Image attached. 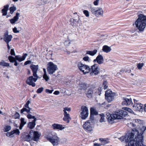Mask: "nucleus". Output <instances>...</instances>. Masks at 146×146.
Segmentation results:
<instances>
[{"label": "nucleus", "instance_id": "b1692460", "mask_svg": "<svg viewBox=\"0 0 146 146\" xmlns=\"http://www.w3.org/2000/svg\"><path fill=\"white\" fill-rule=\"evenodd\" d=\"M9 5H7L4 6V8L2 10L1 12L3 16H5L7 15V11L8 9Z\"/></svg>", "mask_w": 146, "mask_h": 146}, {"label": "nucleus", "instance_id": "4be33fe9", "mask_svg": "<svg viewBox=\"0 0 146 146\" xmlns=\"http://www.w3.org/2000/svg\"><path fill=\"white\" fill-rule=\"evenodd\" d=\"M93 89L92 88H89L86 93L87 97L89 98H91L92 97L93 94Z\"/></svg>", "mask_w": 146, "mask_h": 146}, {"label": "nucleus", "instance_id": "c9c22d12", "mask_svg": "<svg viewBox=\"0 0 146 146\" xmlns=\"http://www.w3.org/2000/svg\"><path fill=\"white\" fill-rule=\"evenodd\" d=\"M124 110V111H125L127 112V113L126 111H127L128 112L131 113L132 114L134 113V112H133V111L132 110V109L128 108H125V110Z\"/></svg>", "mask_w": 146, "mask_h": 146}, {"label": "nucleus", "instance_id": "8fccbe9b", "mask_svg": "<svg viewBox=\"0 0 146 146\" xmlns=\"http://www.w3.org/2000/svg\"><path fill=\"white\" fill-rule=\"evenodd\" d=\"M27 117L28 119H31L34 118V116H33L31 114L28 113L27 115Z\"/></svg>", "mask_w": 146, "mask_h": 146}, {"label": "nucleus", "instance_id": "4d7b16f0", "mask_svg": "<svg viewBox=\"0 0 146 146\" xmlns=\"http://www.w3.org/2000/svg\"><path fill=\"white\" fill-rule=\"evenodd\" d=\"M90 120L92 121H92L94 120V115L93 114H92L90 113Z\"/></svg>", "mask_w": 146, "mask_h": 146}, {"label": "nucleus", "instance_id": "72a5a7b5", "mask_svg": "<svg viewBox=\"0 0 146 146\" xmlns=\"http://www.w3.org/2000/svg\"><path fill=\"white\" fill-rule=\"evenodd\" d=\"M16 10V7L15 6H13L10 8L9 10L10 11V13L12 14Z\"/></svg>", "mask_w": 146, "mask_h": 146}, {"label": "nucleus", "instance_id": "f03ea898", "mask_svg": "<svg viewBox=\"0 0 146 146\" xmlns=\"http://www.w3.org/2000/svg\"><path fill=\"white\" fill-rule=\"evenodd\" d=\"M138 17L135 22V25L140 32H142L146 25V16L143 14H140L138 15Z\"/></svg>", "mask_w": 146, "mask_h": 146}, {"label": "nucleus", "instance_id": "ea45409f", "mask_svg": "<svg viewBox=\"0 0 146 146\" xmlns=\"http://www.w3.org/2000/svg\"><path fill=\"white\" fill-rule=\"evenodd\" d=\"M14 133L13 130L10 132H7L6 133V135L8 137H12V135Z\"/></svg>", "mask_w": 146, "mask_h": 146}, {"label": "nucleus", "instance_id": "49530a36", "mask_svg": "<svg viewBox=\"0 0 146 146\" xmlns=\"http://www.w3.org/2000/svg\"><path fill=\"white\" fill-rule=\"evenodd\" d=\"M43 78L46 81H47L49 79V78L47 75L46 73L44 74L43 75Z\"/></svg>", "mask_w": 146, "mask_h": 146}, {"label": "nucleus", "instance_id": "5fc2aeb1", "mask_svg": "<svg viewBox=\"0 0 146 146\" xmlns=\"http://www.w3.org/2000/svg\"><path fill=\"white\" fill-rule=\"evenodd\" d=\"M53 91V90H50L48 89H46L45 90L46 92L49 94L52 93Z\"/></svg>", "mask_w": 146, "mask_h": 146}, {"label": "nucleus", "instance_id": "338daca9", "mask_svg": "<svg viewBox=\"0 0 146 146\" xmlns=\"http://www.w3.org/2000/svg\"><path fill=\"white\" fill-rule=\"evenodd\" d=\"M24 107L25 108H27L28 109H31L29 106V105L27 104H25V105Z\"/></svg>", "mask_w": 146, "mask_h": 146}, {"label": "nucleus", "instance_id": "864d4df0", "mask_svg": "<svg viewBox=\"0 0 146 146\" xmlns=\"http://www.w3.org/2000/svg\"><path fill=\"white\" fill-rule=\"evenodd\" d=\"M14 117L15 119H18L20 117V115L18 113L16 112L15 115Z\"/></svg>", "mask_w": 146, "mask_h": 146}, {"label": "nucleus", "instance_id": "423d86ee", "mask_svg": "<svg viewBox=\"0 0 146 146\" xmlns=\"http://www.w3.org/2000/svg\"><path fill=\"white\" fill-rule=\"evenodd\" d=\"M115 96V93L111 90H108L106 92L105 98L108 102H111L114 99Z\"/></svg>", "mask_w": 146, "mask_h": 146}, {"label": "nucleus", "instance_id": "680f3d73", "mask_svg": "<svg viewBox=\"0 0 146 146\" xmlns=\"http://www.w3.org/2000/svg\"><path fill=\"white\" fill-rule=\"evenodd\" d=\"M89 57L88 56H86L84 57L83 59L85 61H88L89 60Z\"/></svg>", "mask_w": 146, "mask_h": 146}, {"label": "nucleus", "instance_id": "473e14b6", "mask_svg": "<svg viewBox=\"0 0 146 146\" xmlns=\"http://www.w3.org/2000/svg\"><path fill=\"white\" fill-rule=\"evenodd\" d=\"M30 110L31 109H27V108L24 107L21 110V113H23V112L25 111H26L27 113H31Z\"/></svg>", "mask_w": 146, "mask_h": 146}, {"label": "nucleus", "instance_id": "4c0bfd02", "mask_svg": "<svg viewBox=\"0 0 146 146\" xmlns=\"http://www.w3.org/2000/svg\"><path fill=\"white\" fill-rule=\"evenodd\" d=\"M21 123L20 124L24 125L26 123V121H25L24 118H21L20 119Z\"/></svg>", "mask_w": 146, "mask_h": 146}, {"label": "nucleus", "instance_id": "a211bd4d", "mask_svg": "<svg viewBox=\"0 0 146 146\" xmlns=\"http://www.w3.org/2000/svg\"><path fill=\"white\" fill-rule=\"evenodd\" d=\"M142 123V120L138 119H135L133 120L131 123V125L133 127L139 126V124H141Z\"/></svg>", "mask_w": 146, "mask_h": 146}, {"label": "nucleus", "instance_id": "de8ad7c7", "mask_svg": "<svg viewBox=\"0 0 146 146\" xmlns=\"http://www.w3.org/2000/svg\"><path fill=\"white\" fill-rule=\"evenodd\" d=\"M90 113L94 115H97L98 114V113L94 110H92L91 109L90 110Z\"/></svg>", "mask_w": 146, "mask_h": 146}, {"label": "nucleus", "instance_id": "f8f14e48", "mask_svg": "<svg viewBox=\"0 0 146 146\" xmlns=\"http://www.w3.org/2000/svg\"><path fill=\"white\" fill-rule=\"evenodd\" d=\"M123 98V101L122 103V105L128 106L132 104V100L129 96H127Z\"/></svg>", "mask_w": 146, "mask_h": 146}, {"label": "nucleus", "instance_id": "13d9d810", "mask_svg": "<svg viewBox=\"0 0 146 146\" xmlns=\"http://www.w3.org/2000/svg\"><path fill=\"white\" fill-rule=\"evenodd\" d=\"M71 21H73V24L72 23L71 24L72 25V26H74L75 25L74 24L76 23L75 22H76V20L74 19H71Z\"/></svg>", "mask_w": 146, "mask_h": 146}, {"label": "nucleus", "instance_id": "39448f33", "mask_svg": "<svg viewBox=\"0 0 146 146\" xmlns=\"http://www.w3.org/2000/svg\"><path fill=\"white\" fill-rule=\"evenodd\" d=\"M47 70L48 73L51 75L53 74L58 70L57 66L53 62H49L47 64Z\"/></svg>", "mask_w": 146, "mask_h": 146}, {"label": "nucleus", "instance_id": "e433bc0d", "mask_svg": "<svg viewBox=\"0 0 146 146\" xmlns=\"http://www.w3.org/2000/svg\"><path fill=\"white\" fill-rule=\"evenodd\" d=\"M8 59L11 62H13L16 60L15 57L14 58L12 56H10L8 57Z\"/></svg>", "mask_w": 146, "mask_h": 146}, {"label": "nucleus", "instance_id": "aec40b11", "mask_svg": "<svg viewBox=\"0 0 146 146\" xmlns=\"http://www.w3.org/2000/svg\"><path fill=\"white\" fill-rule=\"evenodd\" d=\"M19 13L17 12L16 13V15L13 18L9 20L10 23L12 24H13L17 22L19 19Z\"/></svg>", "mask_w": 146, "mask_h": 146}, {"label": "nucleus", "instance_id": "f3484780", "mask_svg": "<svg viewBox=\"0 0 146 146\" xmlns=\"http://www.w3.org/2000/svg\"><path fill=\"white\" fill-rule=\"evenodd\" d=\"M96 61L99 64H103L104 62V59L103 57L101 55H98L96 57V59H94L93 61L94 62H95Z\"/></svg>", "mask_w": 146, "mask_h": 146}, {"label": "nucleus", "instance_id": "2eb2a0df", "mask_svg": "<svg viewBox=\"0 0 146 146\" xmlns=\"http://www.w3.org/2000/svg\"><path fill=\"white\" fill-rule=\"evenodd\" d=\"M12 36L11 35H8V32L7 31L4 33L3 35L4 40L6 43H9L11 40Z\"/></svg>", "mask_w": 146, "mask_h": 146}, {"label": "nucleus", "instance_id": "9b49d317", "mask_svg": "<svg viewBox=\"0 0 146 146\" xmlns=\"http://www.w3.org/2000/svg\"><path fill=\"white\" fill-rule=\"evenodd\" d=\"M38 78H34L33 76L29 77L27 79L26 82L27 84L32 86L33 87L35 86V84L34 83L37 80Z\"/></svg>", "mask_w": 146, "mask_h": 146}, {"label": "nucleus", "instance_id": "bf43d9fd", "mask_svg": "<svg viewBox=\"0 0 146 146\" xmlns=\"http://www.w3.org/2000/svg\"><path fill=\"white\" fill-rule=\"evenodd\" d=\"M31 63V61L27 60L24 63V65H26L28 64H30Z\"/></svg>", "mask_w": 146, "mask_h": 146}, {"label": "nucleus", "instance_id": "cd10ccee", "mask_svg": "<svg viewBox=\"0 0 146 146\" xmlns=\"http://www.w3.org/2000/svg\"><path fill=\"white\" fill-rule=\"evenodd\" d=\"M103 10L102 9H96L95 13V14L96 16H98L100 15H102L103 14Z\"/></svg>", "mask_w": 146, "mask_h": 146}, {"label": "nucleus", "instance_id": "2f4dec72", "mask_svg": "<svg viewBox=\"0 0 146 146\" xmlns=\"http://www.w3.org/2000/svg\"><path fill=\"white\" fill-rule=\"evenodd\" d=\"M36 125V123L33 122H29L28 125V127L31 129H33L34 128Z\"/></svg>", "mask_w": 146, "mask_h": 146}, {"label": "nucleus", "instance_id": "c03bdc74", "mask_svg": "<svg viewBox=\"0 0 146 146\" xmlns=\"http://www.w3.org/2000/svg\"><path fill=\"white\" fill-rule=\"evenodd\" d=\"M137 67L139 69H141L143 66L144 64L143 63L137 64Z\"/></svg>", "mask_w": 146, "mask_h": 146}, {"label": "nucleus", "instance_id": "e2e57ef3", "mask_svg": "<svg viewBox=\"0 0 146 146\" xmlns=\"http://www.w3.org/2000/svg\"><path fill=\"white\" fill-rule=\"evenodd\" d=\"M99 1V0H96L94 2V5H98V3Z\"/></svg>", "mask_w": 146, "mask_h": 146}, {"label": "nucleus", "instance_id": "774afa93", "mask_svg": "<svg viewBox=\"0 0 146 146\" xmlns=\"http://www.w3.org/2000/svg\"><path fill=\"white\" fill-rule=\"evenodd\" d=\"M33 120L32 121L34 123H35V122L36 121L37 119L35 117V116H34V118H33Z\"/></svg>", "mask_w": 146, "mask_h": 146}, {"label": "nucleus", "instance_id": "69168bd1", "mask_svg": "<svg viewBox=\"0 0 146 146\" xmlns=\"http://www.w3.org/2000/svg\"><path fill=\"white\" fill-rule=\"evenodd\" d=\"M94 145L95 146H100L101 145V143H94Z\"/></svg>", "mask_w": 146, "mask_h": 146}, {"label": "nucleus", "instance_id": "3c124183", "mask_svg": "<svg viewBox=\"0 0 146 146\" xmlns=\"http://www.w3.org/2000/svg\"><path fill=\"white\" fill-rule=\"evenodd\" d=\"M13 32L15 33H19V30H17V28L15 27L13 29Z\"/></svg>", "mask_w": 146, "mask_h": 146}, {"label": "nucleus", "instance_id": "a878e982", "mask_svg": "<svg viewBox=\"0 0 146 146\" xmlns=\"http://www.w3.org/2000/svg\"><path fill=\"white\" fill-rule=\"evenodd\" d=\"M111 50L110 47L107 45H104L103 47L102 50L103 51L106 53L110 52Z\"/></svg>", "mask_w": 146, "mask_h": 146}, {"label": "nucleus", "instance_id": "c85d7f7f", "mask_svg": "<svg viewBox=\"0 0 146 146\" xmlns=\"http://www.w3.org/2000/svg\"><path fill=\"white\" fill-rule=\"evenodd\" d=\"M64 116L63 118V120L66 121L67 123H68L70 122V120L71 119L69 114L66 115H64Z\"/></svg>", "mask_w": 146, "mask_h": 146}, {"label": "nucleus", "instance_id": "0e129e2a", "mask_svg": "<svg viewBox=\"0 0 146 146\" xmlns=\"http://www.w3.org/2000/svg\"><path fill=\"white\" fill-rule=\"evenodd\" d=\"M60 94V92L58 91H55L53 93V94L56 95H58Z\"/></svg>", "mask_w": 146, "mask_h": 146}, {"label": "nucleus", "instance_id": "6e6552de", "mask_svg": "<svg viewBox=\"0 0 146 146\" xmlns=\"http://www.w3.org/2000/svg\"><path fill=\"white\" fill-rule=\"evenodd\" d=\"M90 68V74L91 76L96 75L98 74L99 73V68L98 67V65L97 64H95Z\"/></svg>", "mask_w": 146, "mask_h": 146}, {"label": "nucleus", "instance_id": "0eeeda50", "mask_svg": "<svg viewBox=\"0 0 146 146\" xmlns=\"http://www.w3.org/2000/svg\"><path fill=\"white\" fill-rule=\"evenodd\" d=\"M47 139L54 146L57 145L58 144L59 138L56 135H55L48 137Z\"/></svg>", "mask_w": 146, "mask_h": 146}, {"label": "nucleus", "instance_id": "5701e85b", "mask_svg": "<svg viewBox=\"0 0 146 146\" xmlns=\"http://www.w3.org/2000/svg\"><path fill=\"white\" fill-rule=\"evenodd\" d=\"M23 139L24 141H29L32 139V137L31 134H30V131L29 134L24 135Z\"/></svg>", "mask_w": 146, "mask_h": 146}, {"label": "nucleus", "instance_id": "7c9ffc66", "mask_svg": "<svg viewBox=\"0 0 146 146\" xmlns=\"http://www.w3.org/2000/svg\"><path fill=\"white\" fill-rule=\"evenodd\" d=\"M0 65L2 66H5L7 67L10 66L9 64L5 62V61L3 60H2L0 62Z\"/></svg>", "mask_w": 146, "mask_h": 146}, {"label": "nucleus", "instance_id": "c756f323", "mask_svg": "<svg viewBox=\"0 0 146 146\" xmlns=\"http://www.w3.org/2000/svg\"><path fill=\"white\" fill-rule=\"evenodd\" d=\"M97 50L96 49L94 50L93 51H86V54L93 56L97 53Z\"/></svg>", "mask_w": 146, "mask_h": 146}, {"label": "nucleus", "instance_id": "37998d69", "mask_svg": "<svg viewBox=\"0 0 146 146\" xmlns=\"http://www.w3.org/2000/svg\"><path fill=\"white\" fill-rule=\"evenodd\" d=\"M13 132L14 134H15L17 135H19L20 133V131H19L18 129H16L13 130Z\"/></svg>", "mask_w": 146, "mask_h": 146}, {"label": "nucleus", "instance_id": "09e8293b", "mask_svg": "<svg viewBox=\"0 0 146 146\" xmlns=\"http://www.w3.org/2000/svg\"><path fill=\"white\" fill-rule=\"evenodd\" d=\"M86 17H88L89 16L88 11L86 10L83 11Z\"/></svg>", "mask_w": 146, "mask_h": 146}, {"label": "nucleus", "instance_id": "6e6d98bb", "mask_svg": "<svg viewBox=\"0 0 146 146\" xmlns=\"http://www.w3.org/2000/svg\"><path fill=\"white\" fill-rule=\"evenodd\" d=\"M10 53L12 55L15 56V53L13 49H11V50Z\"/></svg>", "mask_w": 146, "mask_h": 146}, {"label": "nucleus", "instance_id": "393cba45", "mask_svg": "<svg viewBox=\"0 0 146 146\" xmlns=\"http://www.w3.org/2000/svg\"><path fill=\"white\" fill-rule=\"evenodd\" d=\"M101 143V145H104L109 142V140L108 139H103L100 138L99 139Z\"/></svg>", "mask_w": 146, "mask_h": 146}, {"label": "nucleus", "instance_id": "dca6fc26", "mask_svg": "<svg viewBox=\"0 0 146 146\" xmlns=\"http://www.w3.org/2000/svg\"><path fill=\"white\" fill-rule=\"evenodd\" d=\"M133 107V110L135 111H142L143 110V105L139 103L135 104Z\"/></svg>", "mask_w": 146, "mask_h": 146}, {"label": "nucleus", "instance_id": "7ed1b4c3", "mask_svg": "<svg viewBox=\"0 0 146 146\" xmlns=\"http://www.w3.org/2000/svg\"><path fill=\"white\" fill-rule=\"evenodd\" d=\"M127 115V113L125 111L121 110L119 111V112L112 114L107 113L106 114V118L109 122L112 123L114 119H121L123 117H125Z\"/></svg>", "mask_w": 146, "mask_h": 146}, {"label": "nucleus", "instance_id": "1a4fd4ad", "mask_svg": "<svg viewBox=\"0 0 146 146\" xmlns=\"http://www.w3.org/2000/svg\"><path fill=\"white\" fill-rule=\"evenodd\" d=\"M82 112L80 115L81 118L85 119L88 117V110L86 106H82L81 108Z\"/></svg>", "mask_w": 146, "mask_h": 146}, {"label": "nucleus", "instance_id": "20e7f679", "mask_svg": "<svg viewBox=\"0 0 146 146\" xmlns=\"http://www.w3.org/2000/svg\"><path fill=\"white\" fill-rule=\"evenodd\" d=\"M77 66L79 69L84 74L88 73L90 71V68L88 65L83 64L81 62L78 63Z\"/></svg>", "mask_w": 146, "mask_h": 146}, {"label": "nucleus", "instance_id": "603ef678", "mask_svg": "<svg viewBox=\"0 0 146 146\" xmlns=\"http://www.w3.org/2000/svg\"><path fill=\"white\" fill-rule=\"evenodd\" d=\"M71 109L70 108H68L67 107H65L64 108L63 111H68L69 112L70 111Z\"/></svg>", "mask_w": 146, "mask_h": 146}, {"label": "nucleus", "instance_id": "58836bf2", "mask_svg": "<svg viewBox=\"0 0 146 146\" xmlns=\"http://www.w3.org/2000/svg\"><path fill=\"white\" fill-rule=\"evenodd\" d=\"M107 82L106 81H104L103 83V88L104 90L107 89L108 87V86H107Z\"/></svg>", "mask_w": 146, "mask_h": 146}, {"label": "nucleus", "instance_id": "4468645a", "mask_svg": "<svg viewBox=\"0 0 146 146\" xmlns=\"http://www.w3.org/2000/svg\"><path fill=\"white\" fill-rule=\"evenodd\" d=\"M30 67L32 70L33 76L35 77L38 78V76L37 74V72L38 68V65L31 64Z\"/></svg>", "mask_w": 146, "mask_h": 146}, {"label": "nucleus", "instance_id": "9d476101", "mask_svg": "<svg viewBox=\"0 0 146 146\" xmlns=\"http://www.w3.org/2000/svg\"><path fill=\"white\" fill-rule=\"evenodd\" d=\"M92 122L90 120H88L83 125V127L84 129L86 130L90 131L92 130L93 125Z\"/></svg>", "mask_w": 146, "mask_h": 146}, {"label": "nucleus", "instance_id": "f704fd0d", "mask_svg": "<svg viewBox=\"0 0 146 146\" xmlns=\"http://www.w3.org/2000/svg\"><path fill=\"white\" fill-rule=\"evenodd\" d=\"M11 127L10 125H6L4 128V131L5 132H7L10 130Z\"/></svg>", "mask_w": 146, "mask_h": 146}, {"label": "nucleus", "instance_id": "bb28decb", "mask_svg": "<svg viewBox=\"0 0 146 146\" xmlns=\"http://www.w3.org/2000/svg\"><path fill=\"white\" fill-rule=\"evenodd\" d=\"M79 88L80 90H85L87 88V84L84 83H82L80 84Z\"/></svg>", "mask_w": 146, "mask_h": 146}, {"label": "nucleus", "instance_id": "412c9836", "mask_svg": "<svg viewBox=\"0 0 146 146\" xmlns=\"http://www.w3.org/2000/svg\"><path fill=\"white\" fill-rule=\"evenodd\" d=\"M52 126L54 129H56L61 130L64 128V125L58 123H54L52 125Z\"/></svg>", "mask_w": 146, "mask_h": 146}, {"label": "nucleus", "instance_id": "6ab92c4d", "mask_svg": "<svg viewBox=\"0 0 146 146\" xmlns=\"http://www.w3.org/2000/svg\"><path fill=\"white\" fill-rule=\"evenodd\" d=\"M28 55L27 53H23L22 56L19 55H16L15 56L16 60H17L19 62H21L24 60L27 56Z\"/></svg>", "mask_w": 146, "mask_h": 146}, {"label": "nucleus", "instance_id": "ddd939ff", "mask_svg": "<svg viewBox=\"0 0 146 146\" xmlns=\"http://www.w3.org/2000/svg\"><path fill=\"white\" fill-rule=\"evenodd\" d=\"M30 134L32 137V139L35 141H37L39 139L40 134L37 131H34L32 130L30 131Z\"/></svg>", "mask_w": 146, "mask_h": 146}, {"label": "nucleus", "instance_id": "f257e3e1", "mask_svg": "<svg viewBox=\"0 0 146 146\" xmlns=\"http://www.w3.org/2000/svg\"><path fill=\"white\" fill-rule=\"evenodd\" d=\"M146 130V127L142 126L139 127V131L135 129H133L131 132L130 133L131 135H133V137L136 141H138L139 143L143 145V134L144 131Z\"/></svg>", "mask_w": 146, "mask_h": 146}, {"label": "nucleus", "instance_id": "79ce46f5", "mask_svg": "<svg viewBox=\"0 0 146 146\" xmlns=\"http://www.w3.org/2000/svg\"><path fill=\"white\" fill-rule=\"evenodd\" d=\"M97 9L96 7H91L90 8V10L92 13H95Z\"/></svg>", "mask_w": 146, "mask_h": 146}, {"label": "nucleus", "instance_id": "a18cd8bd", "mask_svg": "<svg viewBox=\"0 0 146 146\" xmlns=\"http://www.w3.org/2000/svg\"><path fill=\"white\" fill-rule=\"evenodd\" d=\"M44 88L43 87L40 88H38L36 91V92L38 93H40L43 90Z\"/></svg>", "mask_w": 146, "mask_h": 146}, {"label": "nucleus", "instance_id": "a19ab883", "mask_svg": "<svg viewBox=\"0 0 146 146\" xmlns=\"http://www.w3.org/2000/svg\"><path fill=\"white\" fill-rule=\"evenodd\" d=\"M131 71V70L129 68H128L127 69H125L124 70H120L121 72L123 73H129Z\"/></svg>", "mask_w": 146, "mask_h": 146}, {"label": "nucleus", "instance_id": "052dcab7", "mask_svg": "<svg viewBox=\"0 0 146 146\" xmlns=\"http://www.w3.org/2000/svg\"><path fill=\"white\" fill-rule=\"evenodd\" d=\"M100 122H102L104 121V116H101V118L100 119Z\"/></svg>", "mask_w": 146, "mask_h": 146}]
</instances>
